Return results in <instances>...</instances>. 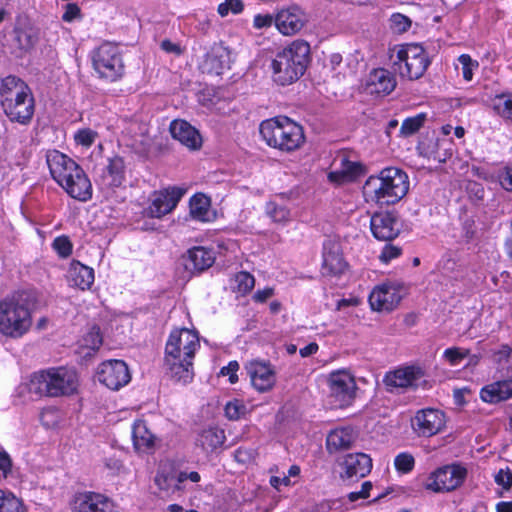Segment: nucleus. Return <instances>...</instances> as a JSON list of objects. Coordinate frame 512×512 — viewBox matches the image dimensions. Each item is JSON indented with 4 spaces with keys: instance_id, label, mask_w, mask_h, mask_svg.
Listing matches in <instances>:
<instances>
[{
    "instance_id": "obj_50",
    "label": "nucleus",
    "mask_w": 512,
    "mask_h": 512,
    "mask_svg": "<svg viewBox=\"0 0 512 512\" xmlns=\"http://www.w3.org/2000/svg\"><path fill=\"white\" fill-rule=\"evenodd\" d=\"M401 254H402V248L400 246H397V245H394L391 243H387L384 245V247L382 248V250L379 254V260L384 264H388L392 260L400 257Z\"/></svg>"
},
{
    "instance_id": "obj_42",
    "label": "nucleus",
    "mask_w": 512,
    "mask_h": 512,
    "mask_svg": "<svg viewBox=\"0 0 512 512\" xmlns=\"http://www.w3.org/2000/svg\"><path fill=\"white\" fill-rule=\"evenodd\" d=\"M266 213L275 223L285 224L290 221V211L285 206L277 205L274 202H269L266 205Z\"/></svg>"
},
{
    "instance_id": "obj_33",
    "label": "nucleus",
    "mask_w": 512,
    "mask_h": 512,
    "mask_svg": "<svg viewBox=\"0 0 512 512\" xmlns=\"http://www.w3.org/2000/svg\"><path fill=\"white\" fill-rule=\"evenodd\" d=\"M155 484L163 493V496L175 494L180 496L185 489V486H181L180 482H178V472L173 470H159L155 476Z\"/></svg>"
},
{
    "instance_id": "obj_7",
    "label": "nucleus",
    "mask_w": 512,
    "mask_h": 512,
    "mask_svg": "<svg viewBox=\"0 0 512 512\" xmlns=\"http://www.w3.org/2000/svg\"><path fill=\"white\" fill-rule=\"evenodd\" d=\"M12 83L3 87L0 96H6L1 101V107L11 122L28 125L34 115L35 101L30 87L19 77L9 75Z\"/></svg>"
},
{
    "instance_id": "obj_21",
    "label": "nucleus",
    "mask_w": 512,
    "mask_h": 512,
    "mask_svg": "<svg viewBox=\"0 0 512 512\" xmlns=\"http://www.w3.org/2000/svg\"><path fill=\"white\" fill-rule=\"evenodd\" d=\"M59 186H61L71 198L80 202L89 201L93 195L91 181L83 168L77 170L73 174H70V176L62 181Z\"/></svg>"
},
{
    "instance_id": "obj_55",
    "label": "nucleus",
    "mask_w": 512,
    "mask_h": 512,
    "mask_svg": "<svg viewBox=\"0 0 512 512\" xmlns=\"http://www.w3.org/2000/svg\"><path fill=\"white\" fill-rule=\"evenodd\" d=\"M257 453L253 448L239 447L234 452V459L243 465H247L254 461Z\"/></svg>"
},
{
    "instance_id": "obj_14",
    "label": "nucleus",
    "mask_w": 512,
    "mask_h": 512,
    "mask_svg": "<svg viewBox=\"0 0 512 512\" xmlns=\"http://www.w3.org/2000/svg\"><path fill=\"white\" fill-rule=\"evenodd\" d=\"M252 386L259 392L271 390L276 383L274 367L265 361L252 360L245 365Z\"/></svg>"
},
{
    "instance_id": "obj_54",
    "label": "nucleus",
    "mask_w": 512,
    "mask_h": 512,
    "mask_svg": "<svg viewBox=\"0 0 512 512\" xmlns=\"http://www.w3.org/2000/svg\"><path fill=\"white\" fill-rule=\"evenodd\" d=\"M243 10V3L241 0H225L223 3L218 6V13L225 17L232 12L234 14H238Z\"/></svg>"
},
{
    "instance_id": "obj_63",
    "label": "nucleus",
    "mask_w": 512,
    "mask_h": 512,
    "mask_svg": "<svg viewBox=\"0 0 512 512\" xmlns=\"http://www.w3.org/2000/svg\"><path fill=\"white\" fill-rule=\"evenodd\" d=\"M56 412L53 409H46L41 413V422L46 428L54 427L57 424V421L53 418L55 417Z\"/></svg>"
},
{
    "instance_id": "obj_51",
    "label": "nucleus",
    "mask_w": 512,
    "mask_h": 512,
    "mask_svg": "<svg viewBox=\"0 0 512 512\" xmlns=\"http://www.w3.org/2000/svg\"><path fill=\"white\" fill-rule=\"evenodd\" d=\"M462 66V75L466 81H471L473 78V70L478 68V62L473 61L468 54H462L458 58Z\"/></svg>"
},
{
    "instance_id": "obj_1",
    "label": "nucleus",
    "mask_w": 512,
    "mask_h": 512,
    "mask_svg": "<svg viewBox=\"0 0 512 512\" xmlns=\"http://www.w3.org/2000/svg\"><path fill=\"white\" fill-rule=\"evenodd\" d=\"M199 348V337L195 331L187 328L173 330L165 345V375L178 384L190 383L194 378L193 359Z\"/></svg>"
},
{
    "instance_id": "obj_2",
    "label": "nucleus",
    "mask_w": 512,
    "mask_h": 512,
    "mask_svg": "<svg viewBox=\"0 0 512 512\" xmlns=\"http://www.w3.org/2000/svg\"><path fill=\"white\" fill-rule=\"evenodd\" d=\"M408 190V175L397 167L382 169L378 175L370 176L363 186L366 201L379 205L397 203L407 194Z\"/></svg>"
},
{
    "instance_id": "obj_18",
    "label": "nucleus",
    "mask_w": 512,
    "mask_h": 512,
    "mask_svg": "<svg viewBox=\"0 0 512 512\" xmlns=\"http://www.w3.org/2000/svg\"><path fill=\"white\" fill-rule=\"evenodd\" d=\"M370 228L377 240L391 241L399 235L401 225L397 216L393 213L381 212L375 213L371 217Z\"/></svg>"
},
{
    "instance_id": "obj_17",
    "label": "nucleus",
    "mask_w": 512,
    "mask_h": 512,
    "mask_svg": "<svg viewBox=\"0 0 512 512\" xmlns=\"http://www.w3.org/2000/svg\"><path fill=\"white\" fill-rule=\"evenodd\" d=\"M342 471L340 476L343 480L351 482L367 476L372 469V459L365 453L347 454L340 463Z\"/></svg>"
},
{
    "instance_id": "obj_37",
    "label": "nucleus",
    "mask_w": 512,
    "mask_h": 512,
    "mask_svg": "<svg viewBox=\"0 0 512 512\" xmlns=\"http://www.w3.org/2000/svg\"><path fill=\"white\" fill-rule=\"evenodd\" d=\"M355 440V434L351 428H337L331 431L326 439L327 449L332 451L350 448Z\"/></svg>"
},
{
    "instance_id": "obj_44",
    "label": "nucleus",
    "mask_w": 512,
    "mask_h": 512,
    "mask_svg": "<svg viewBox=\"0 0 512 512\" xmlns=\"http://www.w3.org/2000/svg\"><path fill=\"white\" fill-rule=\"evenodd\" d=\"M52 248L60 258H68L72 254L73 244L68 236L62 235L53 240Z\"/></svg>"
},
{
    "instance_id": "obj_9",
    "label": "nucleus",
    "mask_w": 512,
    "mask_h": 512,
    "mask_svg": "<svg viewBox=\"0 0 512 512\" xmlns=\"http://www.w3.org/2000/svg\"><path fill=\"white\" fill-rule=\"evenodd\" d=\"M92 64L101 78L116 81L124 75V62L119 47L105 42L92 52Z\"/></svg>"
},
{
    "instance_id": "obj_34",
    "label": "nucleus",
    "mask_w": 512,
    "mask_h": 512,
    "mask_svg": "<svg viewBox=\"0 0 512 512\" xmlns=\"http://www.w3.org/2000/svg\"><path fill=\"white\" fill-rule=\"evenodd\" d=\"M68 276L72 284L81 290L89 289L94 283V270L76 260L70 263Z\"/></svg>"
},
{
    "instance_id": "obj_6",
    "label": "nucleus",
    "mask_w": 512,
    "mask_h": 512,
    "mask_svg": "<svg viewBox=\"0 0 512 512\" xmlns=\"http://www.w3.org/2000/svg\"><path fill=\"white\" fill-rule=\"evenodd\" d=\"M259 131L268 146L282 152H293L305 143L303 127L286 116L264 120Z\"/></svg>"
},
{
    "instance_id": "obj_16",
    "label": "nucleus",
    "mask_w": 512,
    "mask_h": 512,
    "mask_svg": "<svg viewBox=\"0 0 512 512\" xmlns=\"http://www.w3.org/2000/svg\"><path fill=\"white\" fill-rule=\"evenodd\" d=\"M183 195L184 190L178 187H169L154 192L148 207V215L153 218L163 217L177 206Z\"/></svg>"
},
{
    "instance_id": "obj_64",
    "label": "nucleus",
    "mask_w": 512,
    "mask_h": 512,
    "mask_svg": "<svg viewBox=\"0 0 512 512\" xmlns=\"http://www.w3.org/2000/svg\"><path fill=\"white\" fill-rule=\"evenodd\" d=\"M12 462L8 453L4 450L0 451V470L4 475H7L11 471Z\"/></svg>"
},
{
    "instance_id": "obj_8",
    "label": "nucleus",
    "mask_w": 512,
    "mask_h": 512,
    "mask_svg": "<svg viewBox=\"0 0 512 512\" xmlns=\"http://www.w3.org/2000/svg\"><path fill=\"white\" fill-rule=\"evenodd\" d=\"M392 58L400 76L408 80L420 79L431 63L427 52L419 44L402 45Z\"/></svg>"
},
{
    "instance_id": "obj_3",
    "label": "nucleus",
    "mask_w": 512,
    "mask_h": 512,
    "mask_svg": "<svg viewBox=\"0 0 512 512\" xmlns=\"http://www.w3.org/2000/svg\"><path fill=\"white\" fill-rule=\"evenodd\" d=\"M36 296L31 291H18L0 302V332L11 338L22 337L31 327V310Z\"/></svg>"
},
{
    "instance_id": "obj_56",
    "label": "nucleus",
    "mask_w": 512,
    "mask_h": 512,
    "mask_svg": "<svg viewBox=\"0 0 512 512\" xmlns=\"http://www.w3.org/2000/svg\"><path fill=\"white\" fill-rule=\"evenodd\" d=\"M493 359L498 364L512 361V344H503L493 352Z\"/></svg>"
},
{
    "instance_id": "obj_10",
    "label": "nucleus",
    "mask_w": 512,
    "mask_h": 512,
    "mask_svg": "<svg viewBox=\"0 0 512 512\" xmlns=\"http://www.w3.org/2000/svg\"><path fill=\"white\" fill-rule=\"evenodd\" d=\"M467 477V469L461 464L444 465L431 472L423 486L435 493H446L460 487Z\"/></svg>"
},
{
    "instance_id": "obj_49",
    "label": "nucleus",
    "mask_w": 512,
    "mask_h": 512,
    "mask_svg": "<svg viewBox=\"0 0 512 512\" xmlns=\"http://www.w3.org/2000/svg\"><path fill=\"white\" fill-rule=\"evenodd\" d=\"M83 345L93 351L98 350L102 345L100 328L93 326L83 337Z\"/></svg>"
},
{
    "instance_id": "obj_52",
    "label": "nucleus",
    "mask_w": 512,
    "mask_h": 512,
    "mask_svg": "<svg viewBox=\"0 0 512 512\" xmlns=\"http://www.w3.org/2000/svg\"><path fill=\"white\" fill-rule=\"evenodd\" d=\"M390 26L396 33H404L411 27V20L400 13H395L390 18Z\"/></svg>"
},
{
    "instance_id": "obj_12",
    "label": "nucleus",
    "mask_w": 512,
    "mask_h": 512,
    "mask_svg": "<svg viewBox=\"0 0 512 512\" xmlns=\"http://www.w3.org/2000/svg\"><path fill=\"white\" fill-rule=\"evenodd\" d=\"M97 376L99 382L111 390H119L131 379L128 366L122 360L103 362L98 368Z\"/></svg>"
},
{
    "instance_id": "obj_26",
    "label": "nucleus",
    "mask_w": 512,
    "mask_h": 512,
    "mask_svg": "<svg viewBox=\"0 0 512 512\" xmlns=\"http://www.w3.org/2000/svg\"><path fill=\"white\" fill-rule=\"evenodd\" d=\"M395 75L385 69L372 70L366 80L365 89L369 94L389 95L396 87Z\"/></svg>"
},
{
    "instance_id": "obj_47",
    "label": "nucleus",
    "mask_w": 512,
    "mask_h": 512,
    "mask_svg": "<svg viewBox=\"0 0 512 512\" xmlns=\"http://www.w3.org/2000/svg\"><path fill=\"white\" fill-rule=\"evenodd\" d=\"M468 355H469V350L462 349V348H459V347L447 348L443 352V358L451 366L459 365Z\"/></svg>"
},
{
    "instance_id": "obj_11",
    "label": "nucleus",
    "mask_w": 512,
    "mask_h": 512,
    "mask_svg": "<svg viewBox=\"0 0 512 512\" xmlns=\"http://www.w3.org/2000/svg\"><path fill=\"white\" fill-rule=\"evenodd\" d=\"M424 375L420 367L405 366L387 372L383 382L390 393L404 392L409 388L416 389L425 383Z\"/></svg>"
},
{
    "instance_id": "obj_62",
    "label": "nucleus",
    "mask_w": 512,
    "mask_h": 512,
    "mask_svg": "<svg viewBox=\"0 0 512 512\" xmlns=\"http://www.w3.org/2000/svg\"><path fill=\"white\" fill-rule=\"evenodd\" d=\"M189 480L193 483H197L201 480V476L196 471H179L178 472V482H180L181 486H185L184 483Z\"/></svg>"
},
{
    "instance_id": "obj_20",
    "label": "nucleus",
    "mask_w": 512,
    "mask_h": 512,
    "mask_svg": "<svg viewBox=\"0 0 512 512\" xmlns=\"http://www.w3.org/2000/svg\"><path fill=\"white\" fill-rule=\"evenodd\" d=\"M46 162L52 178L59 185L62 181L82 167L66 154L51 150L47 152Z\"/></svg>"
},
{
    "instance_id": "obj_28",
    "label": "nucleus",
    "mask_w": 512,
    "mask_h": 512,
    "mask_svg": "<svg viewBox=\"0 0 512 512\" xmlns=\"http://www.w3.org/2000/svg\"><path fill=\"white\" fill-rule=\"evenodd\" d=\"M101 183L107 187H120L126 180L124 159L118 155L107 159V164L100 170Z\"/></svg>"
},
{
    "instance_id": "obj_5",
    "label": "nucleus",
    "mask_w": 512,
    "mask_h": 512,
    "mask_svg": "<svg viewBox=\"0 0 512 512\" xmlns=\"http://www.w3.org/2000/svg\"><path fill=\"white\" fill-rule=\"evenodd\" d=\"M309 60V44L302 40L292 42L279 51L272 60L274 81L282 86L292 84L304 74Z\"/></svg>"
},
{
    "instance_id": "obj_59",
    "label": "nucleus",
    "mask_w": 512,
    "mask_h": 512,
    "mask_svg": "<svg viewBox=\"0 0 512 512\" xmlns=\"http://www.w3.org/2000/svg\"><path fill=\"white\" fill-rule=\"evenodd\" d=\"M273 23H275V18L270 14H257L254 16L253 26L256 29L268 28Z\"/></svg>"
},
{
    "instance_id": "obj_35",
    "label": "nucleus",
    "mask_w": 512,
    "mask_h": 512,
    "mask_svg": "<svg viewBox=\"0 0 512 512\" xmlns=\"http://www.w3.org/2000/svg\"><path fill=\"white\" fill-rule=\"evenodd\" d=\"M363 172V167L360 163L352 162L347 159H342L341 168L339 170L331 171L328 174L329 181L337 184L351 182Z\"/></svg>"
},
{
    "instance_id": "obj_53",
    "label": "nucleus",
    "mask_w": 512,
    "mask_h": 512,
    "mask_svg": "<svg viewBox=\"0 0 512 512\" xmlns=\"http://www.w3.org/2000/svg\"><path fill=\"white\" fill-rule=\"evenodd\" d=\"M466 190L469 196V199L474 203H479L483 201L485 197V189L481 183L476 181H469L466 186Z\"/></svg>"
},
{
    "instance_id": "obj_46",
    "label": "nucleus",
    "mask_w": 512,
    "mask_h": 512,
    "mask_svg": "<svg viewBox=\"0 0 512 512\" xmlns=\"http://www.w3.org/2000/svg\"><path fill=\"white\" fill-rule=\"evenodd\" d=\"M246 405L240 400L229 401L225 405V415L229 420H238L246 413Z\"/></svg>"
},
{
    "instance_id": "obj_57",
    "label": "nucleus",
    "mask_w": 512,
    "mask_h": 512,
    "mask_svg": "<svg viewBox=\"0 0 512 512\" xmlns=\"http://www.w3.org/2000/svg\"><path fill=\"white\" fill-rule=\"evenodd\" d=\"M499 183L503 189L512 192V164L504 166L498 175Z\"/></svg>"
},
{
    "instance_id": "obj_19",
    "label": "nucleus",
    "mask_w": 512,
    "mask_h": 512,
    "mask_svg": "<svg viewBox=\"0 0 512 512\" xmlns=\"http://www.w3.org/2000/svg\"><path fill=\"white\" fill-rule=\"evenodd\" d=\"M75 512H118L114 502L107 496L96 492H83L75 496Z\"/></svg>"
},
{
    "instance_id": "obj_38",
    "label": "nucleus",
    "mask_w": 512,
    "mask_h": 512,
    "mask_svg": "<svg viewBox=\"0 0 512 512\" xmlns=\"http://www.w3.org/2000/svg\"><path fill=\"white\" fill-rule=\"evenodd\" d=\"M490 107L506 124H512V92H503L490 98Z\"/></svg>"
},
{
    "instance_id": "obj_22",
    "label": "nucleus",
    "mask_w": 512,
    "mask_h": 512,
    "mask_svg": "<svg viewBox=\"0 0 512 512\" xmlns=\"http://www.w3.org/2000/svg\"><path fill=\"white\" fill-rule=\"evenodd\" d=\"M400 301V291L390 283L376 286L369 295L370 306L375 311H391Z\"/></svg>"
},
{
    "instance_id": "obj_24",
    "label": "nucleus",
    "mask_w": 512,
    "mask_h": 512,
    "mask_svg": "<svg viewBox=\"0 0 512 512\" xmlns=\"http://www.w3.org/2000/svg\"><path fill=\"white\" fill-rule=\"evenodd\" d=\"M182 262L186 271L189 273H201L213 265L215 262V253L210 248L196 246L189 249L186 254L182 256Z\"/></svg>"
},
{
    "instance_id": "obj_45",
    "label": "nucleus",
    "mask_w": 512,
    "mask_h": 512,
    "mask_svg": "<svg viewBox=\"0 0 512 512\" xmlns=\"http://www.w3.org/2000/svg\"><path fill=\"white\" fill-rule=\"evenodd\" d=\"M394 466L398 472L407 474L414 469L415 459L410 453L402 452L395 457Z\"/></svg>"
},
{
    "instance_id": "obj_40",
    "label": "nucleus",
    "mask_w": 512,
    "mask_h": 512,
    "mask_svg": "<svg viewBox=\"0 0 512 512\" xmlns=\"http://www.w3.org/2000/svg\"><path fill=\"white\" fill-rule=\"evenodd\" d=\"M426 114L419 113L413 117L406 118L400 127V134L408 137L415 134L425 123Z\"/></svg>"
},
{
    "instance_id": "obj_48",
    "label": "nucleus",
    "mask_w": 512,
    "mask_h": 512,
    "mask_svg": "<svg viewBox=\"0 0 512 512\" xmlns=\"http://www.w3.org/2000/svg\"><path fill=\"white\" fill-rule=\"evenodd\" d=\"M97 137L98 133L90 128L79 129L74 134V140L76 144L86 148L91 147L94 144Z\"/></svg>"
},
{
    "instance_id": "obj_30",
    "label": "nucleus",
    "mask_w": 512,
    "mask_h": 512,
    "mask_svg": "<svg viewBox=\"0 0 512 512\" xmlns=\"http://www.w3.org/2000/svg\"><path fill=\"white\" fill-rule=\"evenodd\" d=\"M480 398L488 404H497L512 398V377L485 385L480 390Z\"/></svg>"
},
{
    "instance_id": "obj_39",
    "label": "nucleus",
    "mask_w": 512,
    "mask_h": 512,
    "mask_svg": "<svg viewBox=\"0 0 512 512\" xmlns=\"http://www.w3.org/2000/svg\"><path fill=\"white\" fill-rule=\"evenodd\" d=\"M210 202L203 194H196L190 200V214L200 221H206L209 214Z\"/></svg>"
},
{
    "instance_id": "obj_4",
    "label": "nucleus",
    "mask_w": 512,
    "mask_h": 512,
    "mask_svg": "<svg viewBox=\"0 0 512 512\" xmlns=\"http://www.w3.org/2000/svg\"><path fill=\"white\" fill-rule=\"evenodd\" d=\"M77 373L66 367L43 369L34 372L29 379V392L39 397H62L76 392Z\"/></svg>"
},
{
    "instance_id": "obj_36",
    "label": "nucleus",
    "mask_w": 512,
    "mask_h": 512,
    "mask_svg": "<svg viewBox=\"0 0 512 512\" xmlns=\"http://www.w3.org/2000/svg\"><path fill=\"white\" fill-rule=\"evenodd\" d=\"M132 440L137 451L145 452L154 447L155 436L150 432L145 421L136 420L132 427Z\"/></svg>"
},
{
    "instance_id": "obj_60",
    "label": "nucleus",
    "mask_w": 512,
    "mask_h": 512,
    "mask_svg": "<svg viewBox=\"0 0 512 512\" xmlns=\"http://www.w3.org/2000/svg\"><path fill=\"white\" fill-rule=\"evenodd\" d=\"M80 8L75 3H69L65 7V12L62 15V20L65 22H72L80 17Z\"/></svg>"
},
{
    "instance_id": "obj_41",
    "label": "nucleus",
    "mask_w": 512,
    "mask_h": 512,
    "mask_svg": "<svg viewBox=\"0 0 512 512\" xmlns=\"http://www.w3.org/2000/svg\"><path fill=\"white\" fill-rule=\"evenodd\" d=\"M0 512H25L22 502L11 492L3 491L0 495Z\"/></svg>"
},
{
    "instance_id": "obj_61",
    "label": "nucleus",
    "mask_w": 512,
    "mask_h": 512,
    "mask_svg": "<svg viewBox=\"0 0 512 512\" xmlns=\"http://www.w3.org/2000/svg\"><path fill=\"white\" fill-rule=\"evenodd\" d=\"M239 369V364L237 361H231L229 364L221 369L222 375H228L230 383L234 384L238 381V376L236 372Z\"/></svg>"
},
{
    "instance_id": "obj_58",
    "label": "nucleus",
    "mask_w": 512,
    "mask_h": 512,
    "mask_svg": "<svg viewBox=\"0 0 512 512\" xmlns=\"http://www.w3.org/2000/svg\"><path fill=\"white\" fill-rule=\"evenodd\" d=\"M495 482L508 490L512 488V471L509 468L500 469L494 476Z\"/></svg>"
},
{
    "instance_id": "obj_32",
    "label": "nucleus",
    "mask_w": 512,
    "mask_h": 512,
    "mask_svg": "<svg viewBox=\"0 0 512 512\" xmlns=\"http://www.w3.org/2000/svg\"><path fill=\"white\" fill-rule=\"evenodd\" d=\"M226 440L223 429L211 426L203 429L196 438V445L206 453L214 452L220 448Z\"/></svg>"
},
{
    "instance_id": "obj_43",
    "label": "nucleus",
    "mask_w": 512,
    "mask_h": 512,
    "mask_svg": "<svg viewBox=\"0 0 512 512\" xmlns=\"http://www.w3.org/2000/svg\"><path fill=\"white\" fill-rule=\"evenodd\" d=\"M234 281L236 283L235 289L243 295L249 293L255 285L254 277L245 271L237 273Z\"/></svg>"
},
{
    "instance_id": "obj_13",
    "label": "nucleus",
    "mask_w": 512,
    "mask_h": 512,
    "mask_svg": "<svg viewBox=\"0 0 512 512\" xmlns=\"http://www.w3.org/2000/svg\"><path fill=\"white\" fill-rule=\"evenodd\" d=\"M411 426L418 436L431 437L439 433L445 426V415L437 409H423L412 418Z\"/></svg>"
},
{
    "instance_id": "obj_31",
    "label": "nucleus",
    "mask_w": 512,
    "mask_h": 512,
    "mask_svg": "<svg viewBox=\"0 0 512 512\" xmlns=\"http://www.w3.org/2000/svg\"><path fill=\"white\" fill-rule=\"evenodd\" d=\"M14 40L19 49L29 51L39 41V30L27 19H19L14 27Z\"/></svg>"
},
{
    "instance_id": "obj_23",
    "label": "nucleus",
    "mask_w": 512,
    "mask_h": 512,
    "mask_svg": "<svg viewBox=\"0 0 512 512\" xmlns=\"http://www.w3.org/2000/svg\"><path fill=\"white\" fill-rule=\"evenodd\" d=\"M230 63V50L221 43L214 44L205 55L201 69L204 73L218 76L221 75L225 69L230 68Z\"/></svg>"
},
{
    "instance_id": "obj_15",
    "label": "nucleus",
    "mask_w": 512,
    "mask_h": 512,
    "mask_svg": "<svg viewBox=\"0 0 512 512\" xmlns=\"http://www.w3.org/2000/svg\"><path fill=\"white\" fill-rule=\"evenodd\" d=\"M330 396L340 407L348 405L355 395L356 383L347 372H333L329 378Z\"/></svg>"
},
{
    "instance_id": "obj_25",
    "label": "nucleus",
    "mask_w": 512,
    "mask_h": 512,
    "mask_svg": "<svg viewBox=\"0 0 512 512\" xmlns=\"http://www.w3.org/2000/svg\"><path fill=\"white\" fill-rule=\"evenodd\" d=\"M322 274L336 276L344 272L346 262L343 259L340 244L332 239L323 243Z\"/></svg>"
},
{
    "instance_id": "obj_27",
    "label": "nucleus",
    "mask_w": 512,
    "mask_h": 512,
    "mask_svg": "<svg viewBox=\"0 0 512 512\" xmlns=\"http://www.w3.org/2000/svg\"><path fill=\"white\" fill-rule=\"evenodd\" d=\"M305 18L301 9L292 6L280 10L275 17V25L283 35H293L304 26Z\"/></svg>"
},
{
    "instance_id": "obj_29",
    "label": "nucleus",
    "mask_w": 512,
    "mask_h": 512,
    "mask_svg": "<svg viewBox=\"0 0 512 512\" xmlns=\"http://www.w3.org/2000/svg\"><path fill=\"white\" fill-rule=\"evenodd\" d=\"M172 137L191 150H197L202 145V137L193 126L184 120H174L170 124Z\"/></svg>"
}]
</instances>
